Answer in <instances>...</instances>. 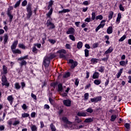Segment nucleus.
Masks as SVG:
<instances>
[{
	"label": "nucleus",
	"mask_w": 131,
	"mask_h": 131,
	"mask_svg": "<svg viewBox=\"0 0 131 131\" xmlns=\"http://www.w3.org/2000/svg\"><path fill=\"white\" fill-rule=\"evenodd\" d=\"M14 8L13 7V6H9V7L8 8L7 14H12V12H11V11Z\"/></svg>",
	"instance_id": "nucleus-36"
},
{
	"label": "nucleus",
	"mask_w": 131,
	"mask_h": 131,
	"mask_svg": "<svg viewBox=\"0 0 131 131\" xmlns=\"http://www.w3.org/2000/svg\"><path fill=\"white\" fill-rule=\"evenodd\" d=\"M85 22L90 23L91 21H92V18H91V17H87L84 20Z\"/></svg>",
	"instance_id": "nucleus-60"
},
{
	"label": "nucleus",
	"mask_w": 131,
	"mask_h": 131,
	"mask_svg": "<svg viewBox=\"0 0 131 131\" xmlns=\"http://www.w3.org/2000/svg\"><path fill=\"white\" fill-rule=\"evenodd\" d=\"M21 107L23 109V110H26V109H27L28 108V106H27V105H26V104L24 103L23 104Z\"/></svg>",
	"instance_id": "nucleus-59"
},
{
	"label": "nucleus",
	"mask_w": 131,
	"mask_h": 131,
	"mask_svg": "<svg viewBox=\"0 0 131 131\" xmlns=\"http://www.w3.org/2000/svg\"><path fill=\"white\" fill-rule=\"evenodd\" d=\"M2 70L3 71L1 72V75H6V74H8V67L5 65L3 66Z\"/></svg>",
	"instance_id": "nucleus-12"
},
{
	"label": "nucleus",
	"mask_w": 131,
	"mask_h": 131,
	"mask_svg": "<svg viewBox=\"0 0 131 131\" xmlns=\"http://www.w3.org/2000/svg\"><path fill=\"white\" fill-rule=\"evenodd\" d=\"M7 15L9 17V22H12L13 17V15H12V13H7Z\"/></svg>",
	"instance_id": "nucleus-40"
},
{
	"label": "nucleus",
	"mask_w": 131,
	"mask_h": 131,
	"mask_svg": "<svg viewBox=\"0 0 131 131\" xmlns=\"http://www.w3.org/2000/svg\"><path fill=\"white\" fill-rule=\"evenodd\" d=\"M98 61V59H96V58H92L91 60V62L92 64H96Z\"/></svg>",
	"instance_id": "nucleus-39"
},
{
	"label": "nucleus",
	"mask_w": 131,
	"mask_h": 131,
	"mask_svg": "<svg viewBox=\"0 0 131 131\" xmlns=\"http://www.w3.org/2000/svg\"><path fill=\"white\" fill-rule=\"evenodd\" d=\"M82 127H83V125H80L79 126L76 125L75 128H76V129H80V128H82Z\"/></svg>",
	"instance_id": "nucleus-56"
},
{
	"label": "nucleus",
	"mask_w": 131,
	"mask_h": 131,
	"mask_svg": "<svg viewBox=\"0 0 131 131\" xmlns=\"http://www.w3.org/2000/svg\"><path fill=\"white\" fill-rule=\"evenodd\" d=\"M29 55H27L24 56H21L17 59V61H21V62L20 63V65L21 67H23V66H26L27 65V62L25 61V60L29 59Z\"/></svg>",
	"instance_id": "nucleus-5"
},
{
	"label": "nucleus",
	"mask_w": 131,
	"mask_h": 131,
	"mask_svg": "<svg viewBox=\"0 0 131 131\" xmlns=\"http://www.w3.org/2000/svg\"><path fill=\"white\" fill-rule=\"evenodd\" d=\"M116 118H117L116 115H112L111 117V121H115Z\"/></svg>",
	"instance_id": "nucleus-32"
},
{
	"label": "nucleus",
	"mask_w": 131,
	"mask_h": 131,
	"mask_svg": "<svg viewBox=\"0 0 131 131\" xmlns=\"http://www.w3.org/2000/svg\"><path fill=\"white\" fill-rule=\"evenodd\" d=\"M27 5V0H24L22 3H21V6L22 7H26Z\"/></svg>",
	"instance_id": "nucleus-54"
},
{
	"label": "nucleus",
	"mask_w": 131,
	"mask_h": 131,
	"mask_svg": "<svg viewBox=\"0 0 131 131\" xmlns=\"http://www.w3.org/2000/svg\"><path fill=\"white\" fill-rule=\"evenodd\" d=\"M20 84L21 85L22 90H24V88H25V86H26V84H25V82H21Z\"/></svg>",
	"instance_id": "nucleus-57"
},
{
	"label": "nucleus",
	"mask_w": 131,
	"mask_h": 131,
	"mask_svg": "<svg viewBox=\"0 0 131 131\" xmlns=\"http://www.w3.org/2000/svg\"><path fill=\"white\" fill-rule=\"evenodd\" d=\"M18 47L19 48V49H22V50L26 49V46H25V45H24L23 43H19Z\"/></svg>",
	"instance_id": "nucleus-28"
},
{
	"label": "nucleus",
	"mask_w": 131,
	"mask_h": 131,
	"mask_svg": "<svg viewBox=\"0 0 131 131\" xmlns=\"http://www.w3.org/2000/svg\"><path fill=\"white\" fill-rule=\"evenodd\" d=\"M86 112L88 113H93L94 110L92 109V107H89L86 110Z\"/></svg>",
	"instance_id": "nucleus-50"
},
{
	"label": "nucleus",
	"mask_w": 131,
	"mask_h": 131,
	"mask_svg": "<svg viewBox=\"0 0 131 131\" xmlns=\"http://www.w3.org/2000/svg\"><path fill=\"white\" fill-rule=\"evenodd\" d=\"M78 116H81L82 117H85L86 116V113L83 112H79L77 113Z\"/></svg>",
	"instance_id": "nucleus-22"
},
{
	"label": "nucleus",
	"mask_w": 131,
	"mask_h": 131,
	"mask_svg": "<svg viewBox=\"0 0 131 131\" xmlns=\"http://www.w3.org/2000/svg\"><path fill=\"white\" fill-rule=\"evenodd\" d=\"M53 8H51V9L46 14L47 18H49L47 21L46 25L47 27H50L49 29H54V28H56V26H55V24L52 23L53 18H52L51 17L52 15L53 14Z\"/></svg>",
	"instance_id": "nucleus-1"
},
{
	"label": "nucleus",
	"mask_w": 131,
	"mask_h": 131,
	"mask_svg": "<svg viewBox=\"0 0 131 131\" xmlns=\"http://www.w3.org/2000/svg\"><path fill=\"white\" fill-rule=\"evenodd\" d=\"M43 109L49 110V109H50V105H49V104H45Z\"/></svg>",
	"instance_id": "nucleus-63"
},
{
	"label": "nucleus",
	"mask_w": 131,
	"mask_h": 131,
	"mask_svg": "<svg viewBox=\"0 0 131 131\" xmlns=\"http://www.w3.org/2000/svg\"><path fill=\"white\" fill-rule=\"evenodd\" d=\"M113 32V28L112 27L110 26L107 29V33L108 34H111Z\"/></svg>",
	"instance_id": "nucleus-26"
},
{
	"label": "nucleus",
	"mask_w": 131,
	"mask_h": 131,
	"mask_svg": "<svg viewBox=\"0 0 131 131\" xmlns=\"http://www.w3.org/2000/svg\"><path fill=\"white\" fill-rule=\"evenodd\" d=\"M20 4H21V0H19L16 3V4L14 6V8L15 9L18 8V7L20 6Z\"/></svg>",
	"instance_id": "nucleus-33"
},
{
	"label": "nucleus",
	"mask_w": 131,
	"mask_h": 131,
	"mask_svg": "<svg viewBox=\"0 0 131 131\" xmlns=\"http://www.w3.org/2000/svg\"><path fill=\"white\" fill-rule=\"evenodd\" d=\"M1 81L2 85H3V86H4V85H5L7 88H9L10 86V83L8 82V79L7 78L6 75H2Z\"/></svg>",
	"instance_id": "nucleus-6"
},
{
	"label": "nucleus",
	"mask_w": 131,
	"mask_h": 131,
	"mask_svg": "<svg viewBox=\"0 0 131 131\" xmlns=\"http://www.w3.org/2000/svg\"><path fill=\"white\" fill-rule=\"evenodd\" d=\"M12 52L13 53V54H21V52L20 51V50L17 49H13V50H12Z\"/></svg>",
	"instance_id": "nucleus-24"
},
{
	"label": "nucleus",
	"mask_w": 131,
	"mask_h": 131,
	"mask_svg": "<svg viewBox=\"0 0 131 131\" xmlns=\"http://www.w3.org/2000/svg\"><path fill=\"white\" fill-rule=\"evenodd\" d=\"M19 124H20V121L14 120L13 122V125L14 126H16V125H19Z\"/></svg>",
	"instance_id": "nucleus-30"
},
{
	"label": "nucleus",
	"mask_w": 131,
	"mask_h": 131,
	"mask_svg": "<svg viewBox=\"0 0 131 131\" xmlns=\"http://www.w3.org/2000/svg\"><path fill=\"white\" fill-rule=\"evenodd\" d=\"M75 121L77 123H80V122H81L82 121L81 120V119L78 118V117H77V116H76V118L75 119Z\"/></svg>",
	"instance_id": "nucleus-43"
},
{
	"label": "nucleus",
	"mask_w": 131,
	"mask_h": 131,
	"mask_svg": "<svg viewBox=\"0 0 131 131\" xmlns=\"http://www.w3.org/2000/svg\"><path fill=\"white\" fill-rule=\"evenodd\" d=\"M120 19H121V13L118 14L116 20V24H119L120 23Z\"/></svg>",
	"instance_id": "nucleus-18"
},
{
	"label": "nucleus",
	"mask_w": 131,
	"mask_h": 131,
	"mask_svg": "<svg viewBox=\"0 0 131 131\" xmlns=\"http://www.w3.org/2000/svg\"><path fill=\"white\" fill-rule=\"evenodd\" d=\"M48 4V5L50 6V7H53V5H54V1L53 0H50Z\"/></svg>",
	"instance_id": "nucleus-61"
},
{
	"label": "nucleus",
	"mask_w": 131,
	"mask_h": 131,
	"mask_svg": "<svg viewBox=\"0 0 131 131\" xmlns=\"http://www.w3.org/2000/svg\"><path fill=\"white\" fill-rule=\"evenodd\" d=\"M32 51L33 53H34L35 54H37V49H36V47L35 46H33Z\"/></svg>",
	"instance_id": "nucleus-48"
},
{
	"label": "nucleus",
	"mask_w": 131,
	"mask_h": 131,
	"mask_svg": "<svg viewBox=\"0 0 131 131\" xmlns=\"http://www.w3.org/2000/svg\"><path fill=\"white\" fill-rule=\"evenodd\" d=\"M120 65H121V66H125V61H121L119 62Z\"/></svg>",
	"instance_id": "nucleus-64"
},
{
	"label": "nucleus",
	"mask_w": 131,
	"mask_h": 131,
	"mask_svg": "<svg viewBox=\"0 0 131 131\" xmlns=\"http://www.w3.org/2000/svg\"><path fill=\"white\" fill-rule=\"evenodd\" d=\"M101 100H102V97L101 96H98L97 97H95L94 98H91V103H97L100 101H101Z\"/></svg>",
	"instance_id": "nucleus-13"
},
{
	"label": "nucleus",
	"mask_w": 131,
	"mask_h": 131,
	"mask_svg": "<svg viewBox=\"0 0 131 131\" xmlns=\"http://www.w3.org/2000/svg\"><path fill=\"white\" fill-rule=\"evenodd\" d=\"M99 76H100L99 73L95 72L93 75V78H94V79H96V78H99Z\"/></svg>",
	"instance_id": "nucleus-27"
},
{
	"label": "nucleus",
	"mask_w": 131,
	"mask_h": 131,
	"mask_svg": "<svg viewBox=\"0 0 131 131\" xmlns=\"http://www.w3.org/2000/svg\"><path fill=\"white\" fill-rule=\"evenodd\" d=\"M4 45H7L8 43V40H9V36L8 34H5L4 36Z\"/></svg>",
	"instance_id": "nucleus-17"
},
{
	"label": "nucleus",
	"mask_w": 131,
	"mask_h": 131,
	"mask_svg": "<svg viewBox=\"0 0 131 131\" xmlns=\"http://www.w3.org/2000/svg\"><path fill=\"white\" fill-rule=\"evenodd\" d=\"M7 100L9 102L10 105H13V102H14V97H13V95L8 96Z\"/></svg>",
	"instance_id": "nucleus-16"
},
{
	"label": "nucleus",
	"mask_w": 131,
	"mask_h": 131,
	"mask_svg": "<svg viewBox=\"0 0 131 131\" xmlns=\"http://www.w3.org/2000/svg\"><path fill=\"white\" fill-rule=\"evenodd\" d=\"M96 19V13L92 12L91 19L95 20Z\"/></svg>",
	"instance_id": "nucleus-55"
},
{
	"label": "nucleus",
	"mask_w": 131,
	"mask_h": 131,
	"mask_svg": "<svg viewBox=\"0 0 131 131\" xmlns=\"http://www.w3.org/2000/svg\"><path fill=\"white\" fill-rule=\"evenodd\" d=\"M5 130V125H0V131Z\"/></svg>",
	"instance_id": "nucleus-62"
},
{
	"label": "nucleus",
	"mask_w": 131,
	"mask_h": 131,
	"mask_svg": "<svg viewBox=\"0 0 131 131\" xmlns=\"http://www.w3.org/2000/svg\"><path fill=\"white\" fill-rule=\"evenodd\" d=\"M57 114L60 117L61 121L64 123V126L66 128V117L64 116V106H61L58 108Z\"/></svg>",
	"instance_id": "nucleus-2"
},
{
	"label": "nucleus",
	"mask_w": 131,
	"mask_h": 131,
	"mask_svg": "<svg viewBox=\"0 0 131 131\" xmlns=\"http://www.w3.org/2000/svg\"><path fill=\"white\" fill-rule=\"evenodd\" d=\"M77 49H81V48H82V42H78L77 43Z\"/></svg>",
	"instance_id": "nucleus-42"
},
{
	"label": "nucleus",
	"mask_w": 131,
	"mask_h": 131,
	"mask_svg": "<svg viewBox=\"0 0 131 131\" xmlns=\"http://www.w3.org/2000/svg\"><path fill=\"white\" fill-rule=\"evenodd\" d=\"M69 37L71 40H72L73 41H75V37L73 35H70L69 36Z\"/></svg>",
	"instance_id": "nucleus-44"
},
{
	"label": "nucleus",
	"mask_w": 131,
	"mask_h": 131,
	"mask_svg": "<svg viewBox=\"0 0 131 131\" xmlns=\"http://www.w3.org/2000/svg\"><path fill=\"white\" fill-rule=\"evenodd\" d=\"M15 118H11L7 121V124L8 125H9V126H12V125H13V123L14 122V120H15Z\"/></svg>",
	"instance_id": "nucleus-20"
},
{
	"label": "nucleus",
	"mask_w": 131,
	"mask_h": 131,
	"mask_svg": "<svg viewBox=\"0 0 131 131\" xmlns=\"http://www.w3.org/2000/svg\"><path fill=\"white\" fill-rule=\"evenodd\" d=\"M21 117L23 118H25V117H29V114L28 113H23L21 114Z\"/></svg>",
	"instance_id": "nucleus-46"
},
{
	"label": "nucleus",
	"mask_w": 131,
	"mask_h": 131,
	"mask_svg": "<svg viewBox=\"0 0 131 131\" xmlns=\"http://www.w3.org/2000/svg\"><path fill=\"white\" fill-rule=\"evenodd\" d=\"M123 71V68L121 69L119 71V72L117 74V78H119L120 77L121 74L122 73V72Z\"/></svg>",
	"instance_id": "nucleus-31"
},
{
	"label": "nucleus",
	"mask_w": 131,
	"mask_h": 131,
	"mask_svg": "<svg viewBox=\"0 0 131 131\" xmlns=\"http://www.w3.org/2000/svg\"><path fill=\"white\" fill-rule=\"evenodd\" d=\"M94 82L96 84V85H99V84H101L102 81H101V80L96 79L94 80Z\"/></svg>",
	"instance_id": "nucleus-35"
},
{
	"label": "nucleus",
	"mask_w": 131,
	"mask_h": 131,
	"mask_svg": "<svg viewBox=\"0 0 131 131\" xmlns=\"http://www.w3.org/2000/svg\"><path fill=\"white\" fill-rule=\"evenodd\" d=\"M75 33V29L73 28H70L68 29V31H67V34H74Z\"/></svg>",
	"instance_id": "nucleus-15"
},
{
	"label": "nucleus",
	"mask_w": 131,
	"mask_h": 131,
	"mask_svg": "<svg viewBox=\"0 0 131 131\" xmlns=\"http://www.w3.org/2000/svg\"><path fill=\"white\" fill-rule=\"evenodd\" d=\"M66 125H67V127L70 128V129H74L76 126V125H74L73 123H72L69 121H68V119H66Z\"/></svg>",
	"instance_id": "nucleus-11"
},
{
	"label": "nucleus",
	"mask_w": 131,
	"mask_h": 131,
	"mask_svg": "<svg viewBox=\"0 0 131 131\" xmlns=\"http://www.w3.org/2000/svg\"><path fill=\"white\" fill-rule=\"evenodd\" d=\"M50 128L51 129V131H56V127L55 126V125L53 123H51L50 124Z\"/></svg>",
	"instance_id": "nucleus-34"
},
{
	"label": "nucleus",
	"mask_w": 131,
	"mask_h": 131,
	"mask_svg": "<svg viewBox=\"0 0 131 131\" xmlns=\"http://www.w3.org/2000/svg\"><path fill=\"white\" fill-rule=\"evenodd\" d=\"M113 52V47H110L105 52V55H107L108 54H110L111 53H112Z\"/></svg>",
	"instance_id": "nucleus-21"
},
{
	"label": "nucleus",
	"mask_w": 131,
	"mask_h": 131,
	"mask_svg": "<svg viewBox=\"0 0 131 131\" xmlns=\"http://www.w3.org/2000/svg\"><path fill=\"white\" fill-rule=\"evenodd\" d=\"M106 22V20L103 19L102 20L100 24H99V26L101 28H103L104 26H105V23Z\"/></svg>",
	"instance_id": "nucleus-29"
},
{
	"label": "nucleus",
	"mask_w": 131,
	"mask_h": 131,
	"mask_svg": "<svg viewBox=\"0 0 131 131\" xmlns=\"http://www.w3.org/2000/svg\"><path fill=\"white\" fill-rule=\"evenodd\" d=\"M31 129L32 131H37V127L35 125H33L31 127Z\"/></svg>",
	"instance_id": "nucleus-41"
},
{
	"label": "nucleus",
	"mask_w": 131,
	"mask_h": 131,
	"mask_svg": "<svg viewBox=\"0 0 131 131\" xmlns=\"http://www.w3.org/2000/svg\"><path fill=\"white\" fill-rule=\"evenodd\" d=\"M114 14V12L113 11H110L108 15L109 20H111L112 18H113V15Z\"/></svg>",
	"instance_id": "nucleus-37"
},
{
	"label": "nucleus",
	"mask_w": 131,
	"mask_h": 131,
	"mask_svg": "<svg viewBox=\"0 0 131 131\" xmlns=\"http://www.w3.org/2000/svg\"><path fill=\"white\" fill-rule=\"evenodd\" d=\"M104 70H105V67H99L98 69V71H99V72H104Z\"/></svg>",
	"instance_id": "nucleus-49"
},
{
	"label": "nucleus",
	"mask_w": 131,
	"mask_h": 131,
	"mask_svg": "<svg viewBox=\"0 0 131 131\" xmlns=\"http://www.w3.org/2000/svg\"><path fill=\"white\" fill-rule=\"evenodd\" d=\"M17 46H18V40H15L13 42L12 45L11 46V51L15 50L16 48H17Z\"/></svg>",
	"instance_id": "nucleus-14"
},
{
	"label": "nucleus",
	"mask_w": 131,
	"mask_h": 131,
	"mask_svg": "<svg viewBox=\"0 0 131 131\" xmlns=\"http://www.w3.org/2000/svg\"><path fill=\"white\" fill-rule=\"evenodd\" d=\"M66 106L68 107H70V106H71V100H70V99H67Z\"/></svg>",
	"instance_id": "nucleus-38"
},
{
	"label": "nucleus",
	"mask_w": 131,
	"mask_h": 131,
	"mask_svg": "<svg viewBox=\"0 0 131 131\" xmlns=\"http://www.w3.org/2000/svg\"><path fill=\"white\" fill-rule=\"evenodd\" d=\"M56 54H59L60 59H66V50L62 49L58 50Z\"/></svg>",
	"instance_id": "nucleus-7"
},
{
	"label": "nucleus",
	"mask_w": 131,
	"mask_h": 131,
	"mask_svg": "<svg viewBox=\"0 0 131 131\" xmlns=\"http://www.w3.org/2000/svg\"><path fill=\"white\" fill-rule=\"evenodd\" d=\"M48 41H49V42L52 45H55V43H56V40L53 39H49Z\"/></svg>",
	"instance_id": "nucleus-45"
},
{
	"label": "nucleus",
	"mask_w": 131,
	"mask_h": 131,
	"mask_svg": "<svg viewBox=\"0 0 131 131\" xmlns=\"http://www.w3.org/2000/svg\"><path fill=\"white\" fill-rule=\"evenodd\" d=\"M15 89H16L17 91L20 90L21 89V85H20V83L18 82H16L14 84Z\"/></svg>",
	"instance_id": "nucleus-23"
},
{
	"label": "nucleus",
	"mask_w": 131,
	"mask_h": 131,
	"mask_svg": "<svg viewBox=\"0 0 131 131\" xmlns=\"http://www.w3.org/2000/svg\"><path fill=\"white\" fill-rule=\"evenodd\" d=\"M31 97L33 99V100H37V98H36V95L35 94H33L32 93L31 94Z\"/></svg>",
	"instance_id": "nucleus-58"
},
{
	"label": "nucleus",
	"mask_w": 131,
	"mask_h": 131,
	"mask_svg": "<svg viewBox=\"0 0 131 131\" xmlns=\"http://www.w3.org/2000/svg\"><path fill=\"white\" fill-rule=\"evenodd\" d=\"M50 85L51 86H52L53 89H56L57 86L58 92H63L64 91V89H63V84H62V83H59L58 84V81H55L52 83Z\"/></svg>",
	"instance_id": "nucleus-3"
},
{
	"label": "nucleus",
	"mask_w": 131,
	"mask_h": 131,
	"mask_svg": "<svg viewBox=\"0 0 131 131\" xmlns=\"http://www.w3.org/2000/svg\"><path fill=\"white\" fill-rule=\"evenodd\" d=\"M67 61L68 64L72 69L75 68V67L78 65V63L76 61H74L73 59H69Z\"/></svg>",
	"instance_id": "nucleus-8"
},
{
	"label": "nucleus",
	"mask_w": 131,
	"mask_h": 131,
	"mask_svg": "<svg viewBox=\"0 0 131 131\" xmlns=\"http://www.w3.org/2000/svg\"><path fill=\"white\" fill-rule=\"evenodd\" d=\"M56 57H57V56H56L54 53H51L50 56L45 57L43 61L51 63V60H53V59L56 58Z\"/></svg>",
	"instance_id": "nucleus-9"
},
{
	"label": "nucleus",
	"mask_w": 131,
	"mask_h": 131,
	"mask_svg": "<svg viewBox=\"0 0 131 131\" xmlns=\"http://www.w3.org/2000/svg\"><path fill=\"white\" fill-rule=\"evenodd\" d=\"M94 121V118H89L86 119L84 121V122H85L86 123H89L90 122H93Z\"/></svg>",
	"instance_id": "nucleus-25"
},
{
	"label": "nucleus",
	"mask_w": 131,
	"mask_h": 131,
	"mask_svg": "<svg viewBox=\"0 0 131 131\" xmlns=\"http://www.w3.org/2000/svg\"><path fill=\"white\" fill-rule=\"evenodd\" d=\"M126 38V35H124L122 37H121L119 40V41H123V40H124V39H125Z\"/></svg>",
	"instance_id": "nucleus-52"
},
{
	"label": "nucleus",
	"mask_w": 131,
	"mask_h": 131,
	"mask_svg": "<svg viewBox=\"0 0 131 131\" xmlns=\"http://www.w3.org/2000/svg\"><path fill=\"white\" fill-rule=\"evenodd\" d=\"M89 99V93H85L84 95V100L85 101Z\"/></svg>",
	"instance_id": "nucleus-51"
},
{
	"label": "nucleus",
	"mask_w": 131,
	"mask_h": 131,
	"mask_svg": "<svg viewBox=\"0 0 131 131\" xmlns=\"http://www.w3.org/2000/svg\"><path fill=\"white\" fill-rule=\"evenodd\" d=\"M62 76V78H66V72H62L61 73L59 74V75L57 76L58 79H60Z\"/></svg>",
	"instance_id": "nucleus-19"
},
{
	"label": "nucleus",
	"mask_w": 131,
	"mask_h": 131,
	"mask_svg": "<svg viewBox=\"0 0 131 131\" xmlns=\"http://www.w3.org/2000/svg\"><path fill=\"white\" fill-rule=\"evenodd\" d=\"M96 20H103V16L99 15L96 17Z\"/></svg>",
	"instance_id": "nucleus-47"
},
{
	"label": "nucleus",
	"mask_w": 131,
	"mask_h": 131,
	"mask_svg": "<svg viewBox=\"0 0 131 131\" xmlns=\"http://www.w3.org/2000/svg\"><path fill=\"white\" fill-rule=\"evenodd\" d=\"M89 52L90 51L88 49H85L84 50L85 57H89Z\"/></svg>",
	"instance_id": "nucleus-53"
},
{
	"label": "nucleus",
	"mask_w": 131,
	"mask_h": 131,
	"mask_svg": "<svg viewBox=\"0 0 131 131\" xmlns=\"http://www.w3.org/2000/svg\"><path fill=\"white\" fill-rule=\"evenodd\" d=\"M50 63L43 60V65L45 68V73H50V70H51V69L49 67V66H50Z\"/></svg>",
	"instance_id": "nucleus-10"
},
{
	"label": "nucleus",
	"mask_w": 131,
	"mask_h": 131,
	"mask_svg": "<svg viewBox=\"0 0 131 131\" xmlns=\"http://www.w3.org/2000/svg\"><path fill=\"white\" fill-rule=\"evenodd\" d=\"M31 7H32V4H31V3H29L26 8L27 12V13L26 14V18L27 20H29V19L31 18V16H32V10Z\"/></svg>",
	"instance_id": "nucleus-4"
}]
</instances>
